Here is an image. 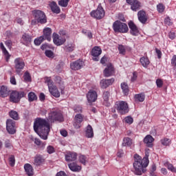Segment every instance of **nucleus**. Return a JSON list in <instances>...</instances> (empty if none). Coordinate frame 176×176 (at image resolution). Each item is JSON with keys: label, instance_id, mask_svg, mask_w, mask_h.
Listing matches in <instances>:
<instances>
[{"label": "nucleus", "instance_id": "nucleus-1", "mask_svg": "<svg viewBox=\"0 0 176 176\" xmlns=\"http://www.w3.org/2000/svg\"><path fill=\"white\" fill-rule=\"evenodd\" d=\"M54 123V122H63L64 118L63 114L58 111H52L49 115V119H43L41 118H37L34 122V130L42 140H47L49 133H50V123Z\"/></svg>", "mask_w": 176, "mask_h": 176}, {"label": "nucleus", "instance_id": "nucleus-2", "mask_svg": "<svg viewBox=\"0 0 176 176\" xmlns=\"http://www.w3.org/2000/svg\"><path fill=\"white\" fill-rule=\"evenodd\" d=\"M133 159V174L135 175H142V174L146 172V167L149 164L148 155H146L142 159L138 154H135Z\"/></svg>", "mask_w": 176, "mask_h": 176}, {"label": "nucleus", "instance_id": "nucleus-3", "mask_svg": "<svg viewBox=\"0 0 176 176\" xmlns=\"http://www.w3.org/2000/svg\"><path fill=\"white\" fill-rule=\"evenodd\" d=\"M113 30L114 32H120V34H126L129 32V26L127 24L121 22L120 21H116L113 23Z\"/></svg>", "mask_w": 176, "mask_h": 176}, {"label": "nucleus", "instance_id": "nucleus-4", "mask_svg": "<svg viewBox=\"0 0 176 176\" xmlns=\"http://www.w3.org/2000/svg\"><path fill=\"white\" fill-rule=\"evenodd\" d=\"M26 95L27 94L23 91H12L10 96V101L14 104H17L20 102V100L25 97Z\"/></svg>", "mask_w": 176, "mask_h": 176}, {"label": "nucleus", "instance_id": "nucleus-5", "mask_svg": "<svg viewBox=\"0 0 176 176\" xmlns=\"http://www.w3.org/2000/svg\"><path fill=\"white\" fill-rule=\"evenodd\" d=\"M33 15L36 19L37 23L40 24H46L47 23V18L43 11L39 10H35L33 11Z\"/></svg>", "mask_w": 176, "mask_h": 176}, {"label": "nucleus", "instance_id": "nucleus-6", "mask_svg": "<svg viewBox=\"0 0 176 176\" xmlns=\"http://www.w3.org/2000/svg\"><path fill=\"white\" fill-rule=\"evenodd\" d=\"M15 72H16L17 75L21 76L23 73L21 72L24 69V67H25V63L24 60L21 58H16L14 61Z\"/></svg>", "mask_w": 176, "mask_h": 176}, {"label": "nucleus", "instance_id": "nucleus-7", "mask_svg": "<svg viewBox=\"0 0 176 176\" xmlns=\"http://www.w3.org/2000/svg\"><path fill=\"white\" fill-rule=\"evenodd\" d=\"M116 108L120 115H124L129 112V104L124 101H117Z\"/></svg>", "mask_w": 176, "mask_h": 176}, {"label": "nucleus", "instance_id": "nucleus-8", "mask_svg": "<svg viewBox=\"0 0 176 176\" xmlns=\"http://www.w3.org/2000/svg\"><path fill=\"white\" fill-rule=\"evenodd\" d=\"M47 83L50 94L54 97H56V98H58V97H60V91H58L57 87L53 85V81L49 79L47 80Z\"/></svg>", "mask_w": 176, "mask_h": 176}, {"label": "nucleus", "instance_id": "nucleus-9", "mask_svg": "<svg viewBox=\"0 0 176 176\" xmlns=\"http://www.w3.org/2000/svg\"><path fill=\"white\" fill-rule=\"evenodd\" d=\"M104 16H105V11L101 6H98L96 10H94L91 12V16L94 17V19H97V20H101Z\"/></svg>", "mask_w": 176, "mask_h": 176}, {"label": "nucleus", "instance_id": "nucleus-10", "mask_svg": "<svg viewBox=\"0 0 176 176\" xmlns=\"http://www.w3.org/2000/svg\"><path fill=\"white\" fill-rule=\"evenodd\" d=\"M6 130L9 134H14L16 133V122L11 119L7 120Z\"/></svg>", "mask_w": 176, "mask_h": 176}, {"label": "nucleus", "instance_id": "nucleus-11", "mask_svg": "<svg viewBox=\"0 0 176 176\" xmlns=\"http://www.w3.org/2000/svg\"><path fill=\"white\" fill-rule=\"evenodd\" d=\"M52 38L53 42L56 46H61V45H64L67 41L65 38L60 37L57 33H53Z\"/></svg>", "mask_w": 176, "mask_h": 176}, {"label": "nucleus", "instance_id": "nucleus-12", "mask_svg": "<svg viewBox=\"0 0 176 176\" xmlns=\"http://www.w3.org/2000/svg\"><path fill=\"white\" fill-rule=\"evenodd\" d=\"M102 53V50L98 46L94 47L91 50V56H93L92 60L94 61H99L100 60V54Z\"/></svg>", "mask_w": 176, "mask_h": 176}, {"label": "nucleus", "instance_id": "nucleus-13", "mask_svg": "<svg viewBox=\"0 0 176 176\" xmlns=\"http://www.w3.org/2000/svg\"><path fill=\"white\" fill-rule=\"evenodd\" d=\"M128 25L130 30V34L131 35H133V36H138V34H140V30H138V27L133 22V21H131L128 23Z\"/></svg>", "mask_w": 176, "mask_h": 176}, {"label": "nucleus", "instance_id": "nucleus-14", "mask_svg": "<svg viewBox=\"0 0 176 176\" xmlns=\"http://www.w3.org/2000/svg\"><path fill=\"white\" fill-rule=\"evenodd\" d=\"M97 97H98V95L96 91L89 90V91L87 94V101L89 102V104H91V102H96L97 100Z\"/></svg>", "mask_w": 176, "mask_h": 176}, {"label": "nucleus", "instance_id": "nucleus-15", "mask_svg": "<svg viewBox=\"0 0 176 176\" xmlns=\"http://www.w3.org/2000/svg\"><path fill=\"white\" fill-rule=\"evenodd\" d=\"M113 74H115V68H113V65L110 63L107 65V67L104 69L103 74L105 78H109V76H112Z\"/></svg>", "mask_w": 176, "mask_h": 176}, {"label": "nucleus", "instance_id": "nucleus-16", "mask_svg": "<svg viewBox=\"0 0 176 176\" xmlns=\"http://www.w3.org/2000/svg\"><path fill=\"white\" fill-rule=\"evenodd\" d=\"M83 67V60L78 59L70 64V68L73 71H78Z\"/></svg>", "mask_w": 176, "mask_h": 176}, {"label": "nucleus", "instance_id": "nucleus-17", "mask_svg": "<svg viewBox=\"0 0 176 176\" xmlns=\"http://www.w3.org/2000/svg\"><path fill=\"white\" fill-rule=\"evenodd\" d=\"M115 82V78L102 79L100 82V87L102 89H107L109 86H111Z\"/></svg>", "mask_w": 176, "mask_h": 176}, {"label": "nucleus", "instance_id": "nucleus-18", "mask_svg": "<svg viewBox=\"0 0 176 176\" xmlns=\"http://www.w3.org/2000/svg\"><path fill=\"white\" fill-rule=\"evenodd\" d=\"M44 41L47 40L48 42L52 41V28H46L43 30V35H42Z\"/></svg>", "mask_w": 176, "mask_h": 176}, {"label": "nucleus", "instance_id": "nucleus-19", "mask_svg": "<svg viewBox=\"0 0 176 176\" xmlns=\"http://www.w3.org/2000/svg\"><path fill=\"white\" fill-rule=\"evenodd\" d=\"M74 119L75 122L74 123V126L75 127V129H80V123L83 122V116L80 113L76 114Z\"/></svg>", "mask_w": 176, "mask_h": 176}, {"label": "nucleus", "instance_id": "nucleus-20", "mask_svg": "<svg viewBox=\"0 0 176 176\" xmlns=\"http://www.w3.org/2000/svg\"><path fill=\"white\" fill-rule=\"evenodd\" d=\"M138 20L142 24H145L148 21V17L146 16V12L145 11L140 10L138 12Z\"/></svg>", "mask_w": 176, "mask_h": 176}, {"label": "nucleus", "instance_id": "nucleus-21", "mask_svg": "<svg viewBox=\"0 0 176 176\" xmlns=\"http://www.w3.org/2000/svg\"><path fill=\"white\" fill-rule=\"evenodd\" d=\"M153 141H155V139H153V137L151 135H147L144 139V144H146V146L148 148H152Z\"/></svg>", "mask_w": 176, "mask_h": 176}, {"label": "nucleus", "instance_id": "nucleus-22", "mask_svg": "<svg viewBox=\"0 0 176 176\" xmlns=\"http://www.w3.org/2000/svg\"><path fill=\"white\" fill-rule=\"evenodd\" d=\"M45 163V160L43 159V156L41 155H36L34 157V166H41V164H43Z\"/></svg>", "mask_w": 176, "mask_h": 176}, {"label": "nucleus", "instance_id": "nucleus-23", "mask_svg": "<svg viewBox=\"0 0 176 176\" xmlns=\"http://www.w3.org/2000/svg\"><path fill=\"white\" fill-rule=\"evenodd\" d=\"M78 157V154L76 153L69 152L65 155L66 162H75Z\"/></svg>", "mask_w": 176, "mask_h": 176}, {"label": "nucleus", "instance_id": "nucleus-24", "mask_svg": "<svg viewBox=\"0 0 176 176\" xmlns=\"http://www.w3.org/2000/svg\"><path fill=\"white\" fill-rule=\"evenodd\" d=\"M24 170L28 176H32L34 175V168H32V166L30 164H25L24 165Z\"/></svg>", "mask_w": 176, "mask_h": 176}, {"label": "nucleus", "instance_id": "nucleus-25", "mask_svg": "<svg viewBox=\"0 0 176 176\" xmlns=\"http://www.w3.org/2000/svg\"><path fill=\"white\" fill-rule=\"evenodd\" d=\"M8 96H9V89H8V87L2 85L0 87V97L5 98V97H8Z\"/></svg>", "mask_w": 176, "mask_h": 176}, {"label": "nucleus", "instance_id": "nucleus-26", "mask_svg": "<svg viewBox=\"0 0 176 176\" xmlns=\"http://www.w3.org/2000/svg\"><path fill=\"white\" fill-rule=\"evenodd\" d=\"M50 6L53 13H56V14H60V12H61V10H60V7H58V6H57V3L54 1H52L50 5Z\"/></svg>", "mask_w": 176, "mask_h": 176}, {"label": "nucleus", "instance_id": "nucleus-27", "mask_svg": "<svg viewBox=\"0 0 176 176\" xmlns=\"http://www.w3.org/2000/svg\"><path fill=\"white\" fill-rule=\"evenodd\" d=\"M69 168L72 171H74L75 173L80 171L82 170V166L76 164V163H70L68 164Z\"/></svg>", "mask_w": 176, "mask_h": 176}, {"label": "nucleus", "instance_id": "nucleus-28", "mask_svg": "<svg viewBox=\"0 0 176 176\" xmlns=\"http://www.w3.org/2000/svg\"><path fill=\"white\" fill-rule=\"evenodd\" d=\"M131 9L133 12H137L141 9V3L136 0L133 3L131 4Z\"/></svg>", "mask_w": 176, "mask_h": 176}, {"label": "nucleus", "instance_id": "nucleus-29", "mask_svg": "<svg viewBox=\"0 0 176 176\" xmlns=\"http://www.w3.org/2000/svg\"><path fill=\"white\" fill-rule=\"evenodd\" d=\"M140 61L144 68H148L149 64H151V61H149L148 57L142 56L140 58Z\"/></svg>", "mask_w": 176, "mask_h": 176}, {"label": "nucleus", "instance_id": "nucleus-30", "mask_svg": "<svg viewBox=\"0 0 176 176\" xmlns=\"http://www.w3.org/2000/svg\"><path fill=\"white\" fill-rule=\"evenodd\" d=\"M22 41H24V45H28V43H31V41H32V37L30 34L24 33L22 35Z\"/></svg>", "mask_w": 176, "mask_h": 176}, {"label": "nucleus", "instance_id": "nucleus-31", "mask_svg": "<svg viewBox=\"0 0 176 176\" xmlns=\"http://www.w3.org/2000/svg\"><path fill=\"white\" fill-rule=\"evenodd\" d=\"M85 136L87 138H93L94 137V132H93V127L91 125H88L85 131Z\"/></svg>", "mask_w": 176, "mask_h": 176}, {"label": "nucleus", "instance_id": "nucleus-32", "mask_svg": "<svg viewBox=\"0 0 176 176\" xmlns=\"http://www.w3.org/2000/svg\"><path fill=\"white\" fill-rule=\"evenodd\" d=\"M64 50L71 53L75 50V45L73 43H69L64 47Z\"/></svg>", "mask_w": 176, "mask_h": 176}, {"label": "nucleus", "instance_id": "nucleus-33", "mask_svg": "<svg viewBox=\"0 0 176 176\" xmlns=\"http://www.w3.org/2000/svg\"><path fill=\"white\" fill-rule=\"evenodd\" d=\"M121 89L124 96H129V85H127V82H122Z\"/></svg>", "mask_w": 176, "mask_h": 176}, {"label": "nucleus", "instance_id": "nucleus-34", "mask_svg": "<svg viewBox=\"0 0 176 176\" xmlns=\"http://www.w3.org/2000/svg\"><path fill=\"white\" fill-rule=\"evenodd\" d=\"M133 144V140L130 138H124L122 141V145L123 146H131Z\"/></svg>", "mask_w": 176, "mask_h": 176}, {"label": "nucleus", "instance_id": "nucleus-35", "mask_svg": "<svg viewBox=\"0 0 176 176\" xmlns=\"http://www.w3.org/2000/svg\"><path fill=\"white\" fill-rule=\"evenodd\" d=\"M0 48L1 49L4 56H6V61H8V60L10 58V55H9L8 50H6L5 45H3V43H0Z\"/></svg>", "mask_w": 176, "mask_h": 176}, {"label": "nucleus", "instance_id": "nucleus-36", "mask_svg": "<svg viewBox=\"0 0 176 176\" xmlns=\"http://www.w3.org/2000/svg\"><path fill=\"white\" fill-rule=\"evenodd\" d=\"M32 141H34V144H36V145H38V146H41V148H45V146H46V143L45 142H42V141H41L40 139L38 138H31Z\"/></svg>", "mask_w": 176, "mask_h": 176}, {"label": "nucleus", "instance_id": "nucleus-37", "mask_svg": "<svg viewBox=\"0 0 176 176\" xmlns=\"http://www.w3.org/2000/svg\"><path fill=\"white\" fill-rule=\"evenodd\" d=\"M28 101L30 102H32L34 101H36L38 100V96L34 92H30L28 95Z\"/></svg>", "mask_w": 176, "mask_h": 176}, {"label": "nucleus", "instance_id": "nucleus-38", "mask_svg": "<svg viewBox=\"0 0 176 176\" xmlns=\"http://www.w3.org/2000/svg\"><path fill=\"white\" fill-rule=\"evenodd\" d=\"M135 101H139V102H144V101L145 100V94H139L135 95Z\"/></svg>", "mask_w": 176, "mask_h": 176}, {"label": "nucleus", "instance_id": "nucleus-39", "mask_svg": "<svg viewBox=\"0 0 176 176\" xmlns=\"http://www.w3.org/2000/svg\"><path fill=\"white\" fill-rule=\"evenodd\" d=\"M9 113L12 119H14V120H19V113H17V111L11 110Z\"/></svg>", "mask_w": 176, "mask_h": 176}, {"label": "nucleus", "instance_id": "nucleus-40", "mask_svg": "<svg viewBox=\"0 0 176 176\" xmlns=\"http://www.w3.org/2000/svg\"><path fill=\"white\" fill-rule=\"evenodd\" d=\"M161 144L164 146H168V145L171 144V140L169 138H164V139L161 140Z\"/></svg>", "mask_w": 176, "mask_h": 176}, {"label": "nucleus", "instance_id": "nucleus-41", "mask_svg": "<svg viewBox=\"0 0 176 176\" xmlns=\"http://www.w3.org/2000/svg\"><path fill=\"white\" fill-rule=\"evenodd\" d=\"M70 0H60L58 1L59 6L62 8H67L68 6V3H69Z\"/></svg>", "mask_w": 176, "mask_h": 176}, {"label": "nucleus", "instance_id": "nucleus-42", "mask_svg": "<svg viewBox=\"0 0 176 176\" xmlns=\"http://www.w3.org/2000/svg\"><path fill=\"white\" fill-rule=\"evenodd\" d=\"M45 54L46 57H48L49 58H53V57H54V53L50 50H45Z\"/></svg>", "mask_w": 176, "mask_h": 176}, {"label": "nucleus", "instance_id": "nucleus-43", "mask_svg": "<svg viewBox=\"0 0 176 176\" xmlns=\"http://www.w3.org/2000/svg\"><path fill=\"white\" fill-rule=\"evenodd\" d=\"M43 41H45L43 37L41 36L40 37L34 39V45L39 46V45H41Z\"/></svg>", "mask_w": 176, "mask_h": 176}, {"label": "nucleus", "instance_id": "nucleus-44", "mask_svg": "<svg viewBox=\"0 0 176 176\" xmlns=\"http://www.w3.org/2000/svg\"><path fill=\"white\" fill-rule=\"evenodd\" d=\"M164 9H166V7L164 5H163V3H159L157 6V10L159 12V13H163V12H164Z\"/></svg>", "mask_w": 176, "mask_h": 176}, {"label": "nucleus", "instance_id": "nucleus-45", "mask_svg": "<svg viewBox=\"0 0 176 176\" xmlns=\"http://www.w3.org/2000/svg\"><path fill=\"white\" fill-rule=\"evenodd\" d=\"M25 82H31V75L28 72H25L23 75Z\"/></svg>", "mask_w": 176, "mask_h": 176}, {"label": "nucleus", "instance_id": "nucleus-46", "mask_svg": "<svg viewBox=\"0 0 176 176\" xmlns=\"http://www.w3.org/2000/svg\"><path fill=\"white\" fill-rule=\"evenodd\" d=\"M109 96H110L109 91H104L102 96L104 101H105L106 102H108V101H109Z\"/></svg>", "mask_w": 176, "mask_h": 176}, {"label": "nucleus", "instance_id": "nucleus-47", "mask_svg": "<svg viewBox=\"0 0 176 176\" xmlns=\"http://www.w3.org/2000/svg\"><path fill=\"white\" fill-rule=\"evenodd\" d=\"M9 163H10V165L11 166V167L14 166V164L16 163V160L14 158V155H10V157H9Z\"/></svg>", "mask_w": 176, "mask_h": 176}, {"label": "nucleus", "instance_id": "nucleus-48", "mask_svg": "<svg viewBox=\"0 0 176 176\" xmlns=\"http://www.w3.org/2000/svg\"><path fill=\"white\" fill-rule=\"evenodd\" d=\"M118 50H119L120 54H123V56L126 54V48L124 47V46L118 45Z\"/></svg>", "mask_w": 176, "mask_h": 176}, {"label": "nucleus", "instance_id": "nucleus-49", "mask_svg": "<svg viewBox=\"0 0 176 176\" xmlns=\"http://www.w3.org/2000/svg\"><path fill=\"white\" fill-rule=\"evenodd\" d=\"M47 152L50 155H52V153H54L56 151L54 150V147H53L52 146H48L47 147Z\"/></svg>", "mask_w": 176, "mask_h": 176}, {"label": "nucleus", "instance_id": "nucleus-50", "mask_svg": "<svg viewBox=\"0 0 176 176\" xmlns=\"http://www.w3.org/2000/svg\"><path fill=\"white\" fill-rule=\"evenodd\" d=\"M124 121L126 123H128V124H131L133 122H134V120L131 116H127L124 118Z\"/></svg>", "mask_w": 176, "mask_h": 176}, {"label": "nucleus", "instance_id": "nucleus-51", "mask_svg": "<svg viewBox=\"0 0 176 176\" xmlns=\"http://www.w3.org/2000/svg\"><path fill=\"white\" fill-rule=\"evenodd\" d=\"M87 159V157H86V156H85V155H80V157H79L80 162L84 165L86 164Z\"/></svg>", "mask_w": 176, "mask_h": 176}, {"label": "nucleus", "instance_id": "nucleus-52", "mask_svg": "<svg viewBox=\"0 0 176 176\" xmlns=\"http://www.w3.org/2000/svg\"><path fill=\"white\" fill-rule=\"evenodd\" d=\"M168 169H169L170 171H172V173H176V168L174 167V166L172 164H168Z\"/></svg>", "mask_w": 176, "mask_h": 176}, {"label": "nucleus", "instance_id": "nucleus-53", "mask_svg": "<svg viewBox=\"0 0 176 176\" xmlns=\"http://www.w3.org/2000/svg\"><path fill=\"white\" fill-rule=\"evenodd\" d=\"M156 85L157 87H162L163 86V81L161 79H157Z\"/></svg>", "mask_w": 176, "mask_h": 176}, {"label": "nucleus", "instance_id": "nucleus-54", "mask_svg": "<svg viewBox=\"0 0 176 176\" xmlns=\"http://www.w3.org/2000/svg\"><path fill=\"white\" fill-rule=\"evenodd\" d=\"M10 83L11 85H17V82L16 81V77H14V76L10 77Z\"/></svg>", "mask_w": 176, "mask_h": 176}, {"label": "nucleus", "instance_id": "nucleus-55", "mask_svg": "<svg viewBox=\"0 0 176 176\" xmlns=\"http://www.w3.org/2000/svg\"><path fill=\"white\" fill-rule=\"evenodd\" d=\"M155 171H156V164H153L150 169V174H155Z\"/></svg>", "mask_w": 176, "mask_h": 176}, {"label": "nucleus", "instance_id": "nucleus-56", "mask_svg": "<svg viewBox=\"0 0 176 176\" xmlns=\"http://www.w3.org/2000/svg\"><path fill=\"white\" fill-rule=\"evenodd\" d=\"M6 46L8 47V49H12V41L8 40L5 42Z\"/></svg>", "mask_w": 176, "mask_h": 176}, {"label": "nucleus", "instance_id": "nucleus-57", "mask_svg": "<svg viewBox=\"0 0 176 176\" xmlns=\"http://www.w3.org/2000/svg\"><path fill=\"white\" fill-rule=\"evenodd\" d=\"M5 147L6 148H12V144L10 143V140H7L5 141Z\"/></svg>", "mask_w": 176, "mask_h": 176}, {"label": "nucleus", "instance_id": "nucleus-58", "mask_svg": "<svg viewBox=\"0 0 176 176\" xmlns=\"http://www.w3.org/2000/svg\"><path fill=\"white\" fill-rule=\"evenodd\" d=\"M164 23L166 24V25H171V19L170 17L165 18Z\"/></svg>", "mask_w": 176, "mask_h": 176}, {"label": "nucleus", "instance_id": "nucleus-59", "mask_svg": "<svg viewBox=\"0 0 176 176\" xmlns=\"http://www.w3.org/2000/svg\"><path fill=\"white\" fill-rule=\"evenodd\" d=\"M74 111H75L76 113H80V112H82V107H80V106H76V107L74 108Z\"/></svg>", "mask_w": 176, "mask_h": 176}, {"label": "nucleus", "instance_id": "nucleus-60", "mask_svg": "<svg viewBox=\"0 0 176 176\" xmlns=\"http://www.w3.org/2000/svg\"><path fill=\"white\" fill-rule=\"evenodd\" d=\"M171 64L173 67H176V55H174L171 59Z\"/></svg>", "mask_w": 176, "mask_h": 176}, {"label": "nucleus", "instance_id": "nucleus-61", "mask_svg": "<svg viewBox=\"0 0 176 176\" xmlns=\"http://www.w3.org/2000/svg\"><path fill=\"white\" fill-rule=\"evenodd\" d=\"M137 80V72L133 73V76L131 78V82H135Z\"/></svg>", "mask_w": 176, "mask_h": 176}, {"label": "nucleus", "instance_id": "nucleus-62", "mask_svg": "<svg viewBox=\"0 0 176 176\" xmlns=\"http://www.w3.org/2000/svg\"><path fill=\"white\" fill-rule=\"evenodd\" d=\"M54 80L56 82L58 83L60 85L61 83V77L56 76L54 78Z\"/></svg>", "mask_w": 176, "mask_h": 176}, {"label": "nucleus", "instance_id": "nucleus-63", "mask_svg": "<svg viewBox=\"0 0 176 176\" xmlns=\"http://www.w3.org/2000/svg\"><path fill=\"white\" fill-rule=\"evenodd\" d=\"M56 176H68V175H67V173H65V172L60 171V172L56 173Z\"/></svg>", "mask_w": 176, "mask_h": 176}, {"label": "nucleus", "instance_id": "nucleus-64", "mask_svg": "<svg viewBox=\"0 0 176 176\" xmlns=\"http://www.w3.org/2000/svg\"><path fill=\"white\" fill-rule=\"evenodd\" d=\"M39 100L40 101H43L44 100H45V94L43 93H41L39 95Z\"/></svg>", "mask_w": 176, "mask_h": 176}]
</instances>
